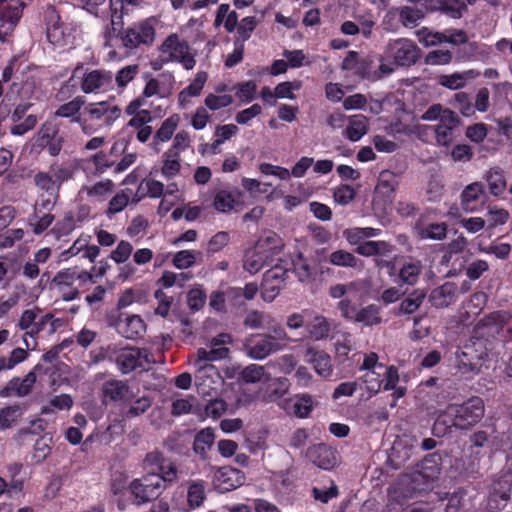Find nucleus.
Instances as JSON below:
<instances>
[{
  "label": "nucleus",
  "instance_id": "393cba45",
  "mask_svg": "<svg viewBox=\"0 0 512 512\" xmlns=\"http://www.w3.org/2000/svg\"><path fill=\"white\" fill-rule=\"evenodd\" d=\"M245 481L244 474L232 467H223L215 474V482L221 491H231L241 486Z\"/></svg>",
  "mask_w": 512,
  "mask_h": 512
},
{
  "label": "nucleus",
  "instance_id": "4468645a",
  "mask_svg": "<svg viewBox=\"0 0 512 512\" xmlns=\"http://www.w3.org/2000/svg\"><path fill=\"white\" fill-rule=\"evenodd\" d=\"M32 0H0V40L10 34Z\"/></svg>",
  "mask_w": 512,
  "mask_h": 512
},
{
  "label": "nucleus",
  "instance_id": "7ed1b4c3",
  "mask_svg": "<svg viewBox=\"0 0 512 512\" xmlns=\"http://www.w3.org/2000/svg\"><path fill=\"white\" fill-rule=\"evenodd\" d=\"M198 21L190 19L186 24L179 28L180 33L169 34L158 47V51L164 61L180 63L187 70L194 68L196 60L188 44L190 31L196 30L197 35L194 41L200 38L201 32L198 31Z\"/></svg>",
  "mask_w": 512,
  "mask_h": 512
},
{
  "label": "nucleus",
  "instance_id": "a18cd8bd",
  "mask_svg": "<svg viewBox=\"0 0 512 512\" xmlns=\"http://www.w3.org/2000/svg\"><path fill=\"white\" fill-rule=\"evenodd\" d=\"M485 325L490 327L491 333L504 329L512 332V317L504 311L493 312L486 318Z\"/></svg>",
  "mask_w": 512,
  "mask_h": 512
},
{
  "label": "nucleus",
  "instance_id": "8fccbe9b",
  "mask_svg": "<svg viewBox=\"0 0 512 512\" xmlns=\"http://www.w3.org/2000/svg\"><path fill=\"white\" fill-rule=\"evenodd\" d=\"M202 257V253L196 250H181L174 254L172 263L180 270L194 266Z\"/></svg>",
  "mask_w": 512,
  "mask_h": 512
},
{
  "label": "nucleus",
  "instance_id": "9d476101",
  "mask_svg": "<svg viewBox=\"0 0 512 512\" xmlns=\"http://www.w3.org/2000/svg\"><path fill=\"white\" fill-rule=\"evenodd\" d=\"M45 19L47 39L53 46L63 48L74 44L75 28L72 24L62 22L53 7L47 9Z\"/></svg>",
  "mask_w": 512,
  "mask_h": 512
},
{
  "label": "nucleus",
  "instance_id": "423d86ee",
  "mask_svg": "<svg viewBox=\"0 0 512 512\" xmlns=\"http://www.w3.org/2000/svg\"><path fill=\"white\" fill-rule=\"evenodd\" d=\"M68 82L73 86L79 83L81 91L85 94L100 93L112 88L113 75L107 70H88L83 64H78Z\"/></svg>",
  "mask_w": 512,
  "mask_h": 512
},
{
  "label": "nucleus",
  "instance_id": "5701e85b",
  "mask_svg": "<svg viewBox=\"0 0 512 512\" xmlns=\"http://www.w3.org/2000/svg\"><path fill=\"white\" fill-rule=\"evenodd\" d=\"M103 402H129L134 394L127 383L120 380H111L103 384Z\"/></svg>",
  "mask_w": 512,
  "mask_h": 512
},
{
  "label": "nucleus",
  "instance_id": "72a5a7b5",
  "mask_svg": "<svg viewBox=\"0 0 512 512\" xmlns=\"http://www.w3.org/2000/svg\"><path fill=\"white\" fill-rule=\"evenodd\" d=\"M244 323L251 329L267 328L270 331L274 330L275 326H281L271 314L257 310L249 312Z\"/></svg>",
  "mask_w": 512,
  "mask_h": 512
},
{
  "label": "nucleus",
  "instance_id": "6e6552de",
  "mask_svg": "<svg viewBox=\"0 0 512 512\" xmlns=\"http://www.w3.org/2000/svg\"><path fill=\"white\" fill-rule=\"evenodd\" d=\"M486 356L482 342L466 344L460 352L456 353L455 367L464 378H473L480 373Z\"/></svg>",
  "mask_w": 512,
  "mask_h": 512
},
{
  "label": "nucleus",
  "instance_id": "3c124183",
  "mask_svg": "<svg viewBox=\"0 0 512 512\" xmlns=\"http://www.w3.org/2000/svg\"><path fill=\"white\" fill-rule=\"evenodd\" d=\"M475 0H435L437 9L444 10L454 18L461 17L468 5H472Z\"/></svg>",
  "mask_w": 512,
  "mask_h": 512
},
{
  "label": "nucleus",
  "instance_id": "680f3d73",
  "mask_svg": "<svg viewBox=\"0 0 512 512\" xmlns=\"http://www.w3.org/2000/svg\"><path fill=\"white\" fill-rule=\"evenodd\" d=\"M91 242V236L82 234L80 235L74 243L66 250L62 251L59 254V261L66 262L71 257H74L79 254H83L84 249L87 248V243Z\"/></svg>",
  "mask_w": 512,
  "mask_h": 512
},
{
  "label": "nucleus",
  "instance_id": "bb28decb",
  "mask_svg": "<svg viewBox=\"0 0 512 512\" xmlns=\"http://www.w3.org/2000/svg\"><path fill=\"white\" fill-rule=\"evenodd\" d=\"M254 248L271 260L283 248V241L275 232L265 231L257 240Z\"/></svg>",
  "mask_w": 512,
  "mask_h": 512
},
{
  "label": "nucleus",
  "instance_id": "a211bd4d",
  "mask_svg": "<svg viewBox=\"0 0 512 512\" xmlns=\"http://www.w3.org/2000/svg\"><path fill=\"white\" fill-rule=\"evenodd\" d=\"M288 271L275 266L266 271L263 277L261 297L265 302H272L285 286Z\"/></svg>",
  "mask_w": 512,
  "mask_h": 512
},
{
  "label": "nucleus",
  "instance_id": "4c0bfd02",
  "mask_svg": "<svg viewBox=\"0 0 512 512\" xmlns=\"http://www.w3.org/2000/svg\"><path fill=\"white\" fill-rule=\"evenodd\" d=\"M265 387V391L262 389L259 391V398L269 402L284 395L289 389V384L286 378H272L270 376V381L265 384Z\"/></svg>",
  "mask_w": 512,
  "mask_h": 512
},
{
  "label": "nucleus",
  "instance_id": "cd10ccee",
  "mask_svg": "<svg viewBox=\"0 0 512 512\" xmlns=\"http://www.w3.org/2000/svg\"><path fill=\"white\" fill-rule=\"evenodd\" d=\"M343 136L352 142L359 141L369 130V120L362 114L348 116Z\"/></svg>",
  "mask_w": 512,
  "mask_h": 512
},
{
  "label": "nucleus",
  "instance_id": "69168bd1",
  "mask_svg": "<svg viewBox=\"0 0 512 512\" xmlns=\"http://www.w3.org/2000/svg\"><path fill=\"white\" fill-rule=\"evenodd\" d=\"M399 13L400 19L405 26L416 24L420 19L423 18V12L419 9H414L409 6L401 7L400 9H391L386 17L395 16Z\"/></svg>",
  "mask_w": 512,
  "mask_h": 512
},
{
  "label": "nucleus",
  "instance_id": "6e6d98bb",
  "mask_svg": "<svg viewBox=\"0 0 512 512\" xmlns=\"http://www.w3.org/2000/svg\"><path fill=\"white\" fill-rule=\"evenodd\" d=\"M425 297L426 293L423 290H414L400 303V312L404 314H412L421 306Z\"/></svg>",
  "mask_w": 512,
  "mask_h": 512
},
{
  "label": "nucleus",
  "instance_id": "ea45409f",
  "mask_svg": "<svg viewBox=\"0 0 512 512\" xmlns=\"http://www.w3.org/2000/svg\"><path fill=\"white\" fill-rule=\"evenodd\" d=\"M422 264L419 260H410L402 264L398 271V281L406 285H415L422 273Z\"/></svg>",
  "mask_w": 512,
  "mask_h": 512
},
{
  "label": "nucleus",
  "instance_id": "f03ea898",
  "mask_svg": "<svg viewBox=\"0 0 512 512\" xmlns=\"http://www.w3.org/2000/svg\"><path fill=\"white\" fill-rule=\"evenodd\" d=\"M484 410V402L479 397H472L460 405H449L437 417L433 426V432L436 436H442L452 427L468 429L482 419Z\"/></svg>",
  "mask_w": 512,
  "mask_h": 512
},
{
  "label": "nucleus",
  "instance_id": "49530a36",
  "mask_svg": "<svg viewBox=\"0 0 512 512\" xmlns=\"http://www.w3.org/2000/svg\"><path fill=\"white\" fill-rule=\"evenodd\" d=\"M235 194L229 190L221 189L214 194L213 207L221 213L230 212L237 205Z\"/></svg>",
  "mask_w": 512,
  "mask_h": 512
},
{
  "label": "nucleus",
  "instance_id": "9b49d317",
  "mask_svg": "<svg viewBox=\"0 0 512 512\" xmlns=\"http://www.w3.org/2000/svg\"><path fill=\"white\" fill-rule=\"evenodd\" d=\"M143 469L149 474L157 475L163 485H171L178 479L176 464L158 451L146 454L143 460Z\"/></svg>",
  "mask_w": 512,
  "mask_h": 512
},
{
  "label": "nucleus",
  "instance_id": "c756f323",
  "mask_svg": "<svg viewBox=\"0 0 512 512\" xmlns=\"http://www.w3.org/2000/svg\"><path fill=\"white\" fill-rule=\"evenodd\" d=\"M414 233L421 240H443L447 234V225L418 221L414 226Z\"/></svg>",
  "mask_w": 512,
  "mask_h": 512
},
{
  "label": "nucleus",
  "instance_id": "412c9836",
  "mask_svg": "<svg viewBox=\"0 0 512 512\" xmlns=\"http://www.w3.org/2000/svg\"><path fill=\"white\" fill-rule=\"evenodd\" d=\"M232 338L229 334H219L211 340V349L207 351L206 349L200 348L196 352V356L200 357V361L208 360V361H217L225 359L229 354V348L227 347L231 344Z\"/></svg>",
  "mask_w": 512,
  "mask_h": 512
},
{
  "label": "nucleus",
  "instance_id": "dca6fc26",
  "mask_svg": "<svg viewBox=\"0 0 512 512\" xmlns=\"http://www.w3.org/2000/svg\"><path fill=\"white\" fill-rule=\"evenodd\" d=\"M195 368V384L202 394L210 395L215 391L216 384L221 380L217 368L208 360L200 361V357L195 355L192 362Z\"/></svg>",
  "mask_w": 512,
  "mask_h": 512
},
{
  "label": "nucleus",
  "instance_id": "e2e57ef3",
  "mask_svg": "<svg viewBox=\"0 0 512 512\" xmlns=\"http://www.w3.org/2000/svg\"><path fill=\"white\" fill-rule=\"evenodd\" d=\"M143 0H110V11L112 21L114 18L122 19L123 15L128 14L133 8L141 5Z\"/></svg>",
  "mask_w": 512,
  "mask_h": 512
},
{
  "label": "nucleus",
  "instance_id": "a878e982",
  "mask_svg": "<svg viewBox=\"0 0 512 512\" xmlns=\"http://www.w3.org/2000/svg\"><path fill=\"white\" fill-rule=\"evenodd\" d=\"M397 181L392 172L382 171L374 191L373 203L389 201L396 189Z\"/></svg>",
  "mask_w": 512,
  "mask_h": 512
},
{
  "label": "nucleus",
  "instance_id": "338daca9",
  "mask_svg": "<svg viewBox=\"0 0 512 512\" xmlns=\"http://www.w3.org/2000/svg\"><path fill=\"white\" fill-rule=\"evenodd\" d=\"M241 288H229L226 292H213L210 295L209 305L215 311H224L225 301L230 297H239Z\"/></svg>",
  "mask_w": 512,
  "mask_h": 512
},
{
  "label": "nucleus",
  "instance_id": "c9c22d12",
  "mask_svg": "<svg viewBox=\"0 0 512 512\" xmlns=\"http://www.w3.org/2000/svg\"><path fill=\"white\" fill-rule=\"evenodd\" d=\"M478 76V73L474 70H468L464 72H456L449 75H441L439 77V84L450 90H458L463 88L466 83Z\"/></svg>",
  "mask_w": 512,
  "mask_h": 512
},
{
  "label": "nucleus",
  "instance_id": "6ab92c4d",
  "mask_svg": "<svg viewBox=\"0 0 512 512\" xmlns=\"http://www.w3.org/2000/svg\"><path fill=\"white\" fill-rule=\"evenodd\" d=\"M39 368L40 365H36L33 370L27 373L23 378L13 377L3 388L0 389V397L9 398L16 396L21 398L30 394L36 383V371Z\"/></svg>",
  "mask_w": 512,
  "mask_h": 512
},
{
  "label": "nucleus",
  "instance_id": "864d4df0",
  "mask_svg": "<svg viewBox=\"0 0 512 512\" xmlns=\"http://www.w3.org/2000/svg\"><path fill=\"white\" fill-rule=\"evenodd\" d=\"M23 410L20 405L14 404L0 408V430H6L16 424L22 416Z\"/></svg>",
  "mask_w": 512,
  "mask_h": 512
},
{
  "label": "nucleus",
  "instance_id": "aec40b11",
  "mask_svg": "<svg viewBox=\"0 0 512 512\" xmlns=\"http://www.w3.org/2000/svg\"><path fill=\"white\" fill-rule=\"evenodd\" d=\"M512 489V477L506 475L493 482L488 499V509L493 512L501 509L509 499Z\"/></svg>",
  "mask_w": 512,
  "mask_h": 512
},
{
  "label": "nucleus",
  "instance_id": "0eeeda50",
  "mask_svg": "<svg viewBox=\"0 0 512 512\" xmlns=\"http://www.w3.org/2000/svg\"><path fill=\"white\" fill-rule=\"evenodd\" d=\"M108 353L115 359L118 369L123 374L134 370H149L155 362L153 355L147 349L126 347L117 350L116 346H109Z\"/></svg>",
  "mask_w": 512,
  "mask_h": 512
},
{
  "label": "nucleus",
  "instance_id": "37998d69",
  "mask_svg": "<svg viewBox=\"0 0 512 512\" xmlns=\"http://www.w3.org/2000/svg\"><path fill=\"white\" fill-rule=\"evenodd\" d=\"M381 321L382 318L380 316V308L374 304H370L361 309H358L353 320L354 323H362L368 327L378 325L381 323Z\"/></svg>",
  "mask_w": 512,
  "mask_h": 512
},
{
  "label": "nucleus",
  "instance_id": "f3484780",
  "mask_svg": "<svg viewBox=\"0 0 512 512\" xmlns=\"http://www.w3.org/2000/svg\"><path fill=\"white\" fill-rule=\"evenodd\" d=\"M87 120L100 122L101 125L111 126L121 115V109L113 101L89 103L84 107Z\"/></svg>",
  "mask_w": 512,
  "mask_h": 512
},
{
  "label": "nucleus",
  "instance_id": "58836bf2",
  "mask_svg": "<svg viewBox=\"0 0 512 512\" xmlns=\"http://www.w3.org/2000/svg\"><path fill=\"white\" fill-rule=\"evenodd\" d=\"M207 81V73L200 71L196 74L194 80L183 89L178 95V102L181 107H185L189 103L191 97L200 95Z\"/></svg>",
  "mask_w": 512,
  "mask_h": 512
},
{
  "label": "nucleus",
  "instance_id": "473e14b6",
  "mask_svg": "<svg viewBox=\"0 0 512 512\" xmlns=\"http://www.w3.org/2000/svg\"><path fill=\"white\" fill-rule=\"evenodd\" d=\"M329 262L337 267L351 268L357 271H361L364 268L363 260L343 249L333 251L329 255Z\"/></svg>",
  "mask_w": 512,
  "mask_h": 512
},
{
  "label": "nucleus",
  "instance_id": "39448f33",
  "mask_svg": "<svg viewBox=\"0 0 512 512\" xmlns=\"http://www.w3.org/2000/svg\"><path fill=\"white\" fill-rule=\"evenodd\" d=\"M381 234V230L373 227H352L343 231V237L355 246V252L364 257L374 254H385L390 250V243L386 241L368 240Z\"/></svg>",
  "mask_w": 512,
  "mask_h": 512
},
{
  "label": "nucleus",
  "instance_id": "4be33fe9",
  "mask_svg": "<svg viewBox=\"0 0 512 512\" xmlns=\"http://www.w3.org/2000/svg\"><path fill=\"white\" fill-rule=\"evenodd\" d=\"M145 105L144 98H137L131 101L126 107V114L131 116L127 126L138 131L147 126L153 119L152 114L147 109H142Z\"/></svg>",
  "mask_w": 512,
  "mask_h": 512
},
{
  "label": "nucleus",
  "instance_id": "f8f14e48",
  "mask_svg": "<svg viewBox=\"0 0 512 512\" xmlns=\"http://www.w3.org/2000/svg\"><path fill=\"white\" fill-rule=\"evenodd\" d=\"M156 23L157 20L151 17L127 28L121 35L122 45L128 50L140 45H151L155 40Z\"/></svg>",
  "mask_w": 512,
  "mask_h": 512
},
{
  "label": "nucleus",
  "instance_id": "052dcab7",
  "mask_svg": "<svg viewBox=\"0 0 512 512\" xmlns=\"http://www.w3.org/2000/svg\"><path fill=\"white\" fill-rule=\"evenodd\" d=\"M73 398L69 394L56 395L50 399L49 403L42 407V414H50L54 410H70L73 406Z\"/></svg>",
  "mask_w": 512,
  "mask_h": 512
},
{
  "label": "nucleus",
  "instance_id": "b1692460",
  "mask_svg": "<svg viewBox=\"0 0 512 512\" xmlns=\"http://www.w3.org/2000/svg\"><path fill=\"white\" fill-rule=\"evenodd\" d=\"M307 456L314 465L324 470H330L337 464L335 450L324 444L311 447Z\"/></svg>",
  "mask_w": 512,
  "mask_h": 512
},
{
  "label": "nucleus",
  "instance_id": "13d9d810",
  "mask_svg": "<svg viewBox=\"0 0 512 512\" xmlns=\"http://www.w3.org/2000/svg\"><path fill=\"white\" fill-rule=\"evenodd\" d=\"M330 332L328 320L323 316H316L308 325V335L314 340L326 338Z\"/></svg>",
  "mask_w": 512,
  "mask_h": 512
},
{
  "label": "nucleus",
  "instance_id": "603ef678",
  "mask_svg": "<svg viewBox=\"0 0 512 512\" xmlns=\"http://www.w3.org/2000/svg\"><path fill=\"white\" fill-rule=\"evenodd\" d=\"M214 443V433L211 428H205L199 431L194 439L193 450L201 457H205L207 451Z\"/></svg>",
  "mask_w": 512,
  "mask_h": 512
},
{
  "label": "nucleus",
  "instance_id": "f257e3e1",
  "mask_svg": "<svg viewBox=\"0 0 512 512\" xmlns=\"http://www.w3.org/2000/svg\"><path fill=\"white\" fill-rule=\"evenodd\" d=\"M420 57V50L410 39L398 38L390 40L383 51L379 67L374 71H365L362 77L370 81H377L392 74L397 67L411 66Z\"/></svg>",
  "mask_w": 512,
  "mask_h": 512
},
{
  "label": "nucleus",
  "instance_id": "de8ad7c7",
  "mask_svg": "<svg viewBox=\"0 0 512 512\" xmlns=\"http://www.w3.org/2000/svg\"><path fill=\"white\" fill-rule=\"evenodd\" d=\"M270 260L261 254L254 247L247 250L244 257V269L250 274H256L259 272Z\"/></svg>",
  "mask_w": 512,
  "mask_h": 512
},
{
  "label": "nucleus",
  "instance_id": "20e7f679",
  "mask_svg": "<svg viewBox=\"0 0 512 512\" xmlns=\"http://www.w3.org/2000/svg\"><path fill=\"white\" fill-rule=\"evenodd\" d=\"M291 341L282 326H275L271 333L248 338L245 342L247 355L254 360H263L272 353L284 350Z\"/></svg>",
  "mask_w": 512,
  "mask_h": 512
},
{
  "label": "nucleus",
  "instance_id": "1a4fd4ad",
  "mask_svg": "<svg viewBox=\"0 0 512 512\" xmlns=\"http://www.w3.org/2000/svg\"><path fill=\"white\" fill-rule=\"evenodd\" d=\"M82 283L93 281V274L77 268L62 269L52 279V286L65 301H72L79 296V289L74 286L75 281Z\"/></svg>",
  "mask_w": 512,
  "mask_h": 512
},
{
  "label": "nucleus",
  "instance_id": "2eb2a0df",
  "mask_svg": "<svg viewBox=\"0 0 512 512\" xmlns=\"http://www.w3.org/2000/svg\"><path fill=\"white\" fill-rule=\"evenodd\" d=\"M39 309H27L23 311L18 322L21 330L26 331V335L36 337L49 325V333L56 330L55 320L52 314L39 315Z\"/></svg>",
  "mask_w": 512,
  "mask_h": 512
},
{
  "label": "nucleus",
  "instance_id": "2f4dec72",
  "mask_svg": "<svg viewBox=\"0 0 512 512\" xmlns=\"http://www.w3.org/2000/svg\"><path fill=\"white\" fill-rule=\"evenodd\" d=\"M306 361L313 365L315 372L321 377H329L332 373L331 359L323 351H316L313 348L306 350Z\"/></svg>",
  "mask_w": 512,
  "mask_h": 512
},
{
  "label": "nucleus",
  "instance_id": "f704fd0d",
  "mask_svg": "<svg viewBox=\"0 0 512 512\" xmlns=\"http://www.w3.org/2000/svg\"><path fill=\"white\" fill-rule=\"evenodd\" d=\"M484 194L483 186L481 183L475 182L468 185L462 192L461 204L466 212H474L477 205Z\"/></svg>",
  "mask_w": 512,
  "mask_h": 512
},
{
  "label": "nucleus",
  "instance_id": "c85d7f7f",
  "mask_svg": "<svg viewBox=\"0 0 512 512\" xmlns=\"http://www.w3.org/2000/svg\"><path fill=\"white\" fill-rule=\"evenodd\" d=\"M117 330L127 339H136L145 333L146 325L140 316L130 315L118 322Z\"/></svg>",
  "mask_w": 512,
  "mask_h": 512
},
{
  "label": "nucleus",
  "instance_id": "a19ab883",
  "mask_svg": "<svg viewBox=\"0 0 512 512\" xmlns=\"http://www.w3.org/2000/svg\"><path fill=\"white\" fill-rule=\"evenodd\" d=\"M180 120V115L176 113L166 118L155 132L154 142L156 144L168 142L178 128Z\"/></svg>",
  "mask_w": 512,
  "mask_h": 512
},
{
  "label": "nucleus",
  "instance_id": "0e129e2a",
  "mask_svg": "<svg viewBox=\"0 0 512 512\" xmlns=\"http://www.w3.org/2000/svg\"><path fill=\"white\" fill-rule=\"evenodd\" d=\"M370 396L376 395L382 388V374L376 370L366 371L359 379Z\"/></svg>",
  "mask_w": 512,
  "mask_h": 512
},
{
  "label": "nucleus",
  "instance_id": "ddd939ff",
  "mask_svg": "<svg viewBox=\"0 0 512 512\" xmlns=\"http://www.w3.org/2000/svg\"><path fill=\"white\" fill-rule=\"evenodd\" d=\"M128 488L138 503H146L157 499L167 487L157 475L146 472L141 478L131 481Z\"/></svg>",
  "mask_w": 512,
  "mask_h": 512
},
{
  "label": "nucleus",
  "instance_id": "bf43d9fd",
  "mask_svg": "<svg viewBox=\"0 0 512 512\" xmlns=\"http://www.w3.org/2000/svg\"><path fill=\"white\" fill-rule=\"evenodd\" d=\"M178 153L166 152L164 154L163 166L161 169L162 175L167 178H173L180 172L181 162Z\"/></svg>",
  "mask_w": 512,
  "mask_h": 512
},
{
  "label": "nucleus",
  "instance_id": "09e8293b",
  "mask_svg": "<svg viewBox=\"0 0 512 512\" xmlns=\"http://www.w3.org/2000/svg\"><path fill=\"white\" fill-rule=\"evenodd\" d=\"M270 374L266 372L265 367L258 364H250L243 369L241 377L246 383L267 384L270 381Z\"/></svg>",
  "mask_w": 512,
  "mask_h": 512
},
{
  "label": "nucleus",
  "instance_id": "774afa93",
  "mask_svg": "<svg viewBox=\"0 0 512 512\" xmlns=\"http://www.w3.org/2000/svg\"><path fill=\"white\" fill-rule=\"evenodd\" d=\"M138 191L150 198H160L164 194V185L155 179H144L141 181Z\"/></svg>",
  "mask_w": 512,
  "mask_h": 512
},
{
  "label": "nucleus",
  "instance_id": "5fc2aeb1",
  "mask_svg": "<svg viewBox=\"0 0 512 512\" xmlns=\"http://www.w3.org/2000/svg\"><path fill=\"white\" fill-rule=\"evenodd\" d=\"M205 482L202 480L192 481L188 486L187 500L191 508H198L205 499Z\"/></svg>",
  "mask_w": 512,
  "mask_h": 512
},
{
  "label": "nucleus",
  "instance_id": "7c9ffc66",
  "mask_svg": "<svg viewBox=\"0 0 512 512\" xmlns=\"http://www.w3.org/2000/svg\"><path fill=\"white\" fill-rule=\"evenodd\" d=\"M456 292V285L454 283L447 282L440 287L435 288L431 292L429 301L436 308H444L455 301Z\"/></svg>",
  "mask_w": 512,
  "mask_h": 512
},
{
  "label": "nucleus",
  "instance_id": "79ce46f5",
  "mask_svg": "<svg viewBox=\"0 0 512 512\" xmlns=\"http://www.w3.org/2000/svg\"><path fill=\"white\" fill-rule=\"evenodd\" d=\"M293 271L300 282H309L314 275V268L310 261L303 256L302 253H297L292 259Z\"/></svg>",
  "mask_w": 512,
  "mask_h": 512
},
{
  "label": "nucleus",
  "instance_id": "4d7b16f0",
  "mask_svg": "<svg viewBox=\"0 0 512 512\" xmlns=\"http://www.w3.org/2000/svg\"><path fill=\"white\" fill-rule=\"evenodd\" d=\"M486 181L489 191L494 196H499L506 189V180L503 172L498 169H491L486 174Z\"/></svg>",
  "mask_w": 512,
  "mask_h": 512
},
{
  "label": "nucleus",
  "instance_id": "e433bc0d",
  "mask_svg": "<svg viewBox=\"0 0 512 512\" xmlns=\"http://www.w3.org/2000/svg\"><path fill=\"white\" fill-rule=\"evenodd\" d=\"M221 25L228 33L234 32L238 25V14L230 9L229 4H221L217 8L214 26L218 28Z\"/></svg>",
  "mask_w": 512,
  "mask_h": 512
},
{
  "label": "nucleus",
  "instance_id": "c03bdc74",
  "mask_svg": "<svg viewBox=\"0 0 512 512\" xmlns=\"http://www.w3.org/2000/svg\"><path fill=\"white\" fill-rule=\"evenodd\" d=\"M114 188V183L111 180H105L95 183L92 186L83 187L79 194L82 196L86 194L89 198L103 201L106 196L112 192Z\"/></svg>",
  "mask_w": 512,
  "mask_h": 512
}]
</instances>
